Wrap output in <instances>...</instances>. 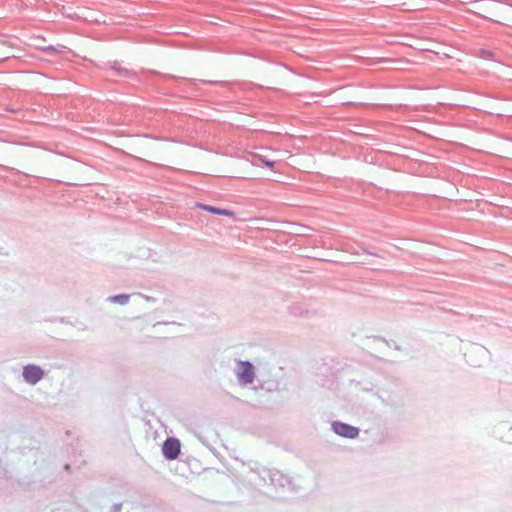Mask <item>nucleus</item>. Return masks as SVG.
I'll return each instance as SVG.
<instances>
[{
  "mask_svg": "<svg viewBox=\"0 0 512 512\" xmlns=\"http://www.w3.org/2000/svg\"><path fill=\"white\" fill-rule=\"evenodd\" d=\"M252 163L254 165H259L260 163H262V164H264L265 166H267L269 168H274V166L276 164L275 161L268 160V159H266V158H264L263 156H260V155H255L253 157Z\"/></svg>",
  "mask_w": 512,
  "mask_h": 512,
  "instance_id": "10",
  "label": "nucleus"
},
{
  "mask_svg": "<svg viewBox=\"0 0 512 512\" xmlns=\"http://www.w3.org/2000/svg\"><path fill=\"white\" fill-rule=\"evenodd\" d=\"M121 507H122L121 503L113 504L111 509H110V512H120Z\"/></svg>",
  "mask_w": 512,
  "mask_h": 512,
  "instance_id": "13",
  "label": "nucleus"
},
{
  "mask_svg": "<svg viewBox=\"0 0 512 512\" xmlns=\"http://www.w3.org/2000/svg\"><path fill=\"white\" fill-rule=\"evenodd\" d=\"M261 478L266 482L267 479L270 481V484L275 488H291V481L278 470H266L262 471Z\"/></svg>",
  "mask_w": 512,
  "mask_h": 512,
  "instance_id": "2",
  "label": "nucleus"
},
{
  "mask_svg": "<svg viewBox=\"0 0 512 512\" xmlns=\"http://www.w3.org/2000/svg\"><path fill=\"white\" fill-rule=\"evenodd\" d=\"M289 313L296 317L305 316L308 309L303 303L295 302L289 306Z\"/></svg>",
  "mask_w": 512,
  "mask_h": 512,
  "instance_id": "8",
  "label": "nucleus"
},
{
  "mask_svg": "<svg viewBox=\"0 0 512 512\" xmlns=\"http://www.w3.org/2000/svg\"><path fill=\"white\" fill-rule=\"evenodd\" d=\"M130 295L129 294H118L114 296H110L107 298V301L112 304L126 305L129 303Z\"/></svg>",
  "mask_w": 512,
  "mask_h": 512,
  "instance_id": "9",
  "label": "nucleus"
},
{
  "mask_svg": "<svg viewBox=\"0 0 512 512\" xmlns=\"http://www.w3.org/2000/svg\"><path fill=\"white\" fill-rule=\"evenodd\" d=\"M473 350L476 353H481V354H486L487 353L486 349L484 347H482V346H474Z\"/></svg>",
  "mask_w": 512,
  "mask_h": 512,
  "instance_id": "12",
  "label": "nucleus"
},
{
  "mask_svg": "<svg viewBox=\"0 0 512 512\" xmlns=\"http://www.w3.org/2000/svg\"><path fill=\"white\" fill-rule=\"evenodd\" d=\"M106 65L108 66L109 70L112 72V75L114 76L128 79L136 78V72H134L133 70H129L125 67H122L117 61L108 62Z\"/></svg>",
  "mask_w": 512,
  "mask_h": 512,
  "instance_id": "6",
  "label": "nucleus"
},
{
  "mask_svg": "<svg viewBox=\"0 0 512 512\" xmlns=\"http://www.w3.org/2000/svg\"><path fill=\"white\" fill-rule=\"evenodd\" d=\"M145 298H146L148 301H151V297L146 296Z\"/></svg>",
  "mask_w": 512,
  "mask_h": 512,
  "instance_id": "15",
  "label": "nucleus"
},
{
  "mask_svg": "<svg viewBox=\"0 0 512 512\" xmlns=\"http://www.w3.org/2000/svg\"><path fill=\"white\" fill-rule=\"evenodd\" d=\"M200 82L204 84H220V85H226L227 82L224 81H211V80H199Z\"/></svg>",
  "mask_w": 512,
  "mask_h": 512,
  "instance_id": "11",
  "label": "nucleus"
},
{
  "mask_svg": "<svg viewBox=\"0 0 512 512\" xmlns=\"http://www.w3.org/2000/svg\"><path fill=\"white\" fill-rule=\"evenodd\" d=\"M196 206L204 211H207V212H210V213H213L216 215H222V216H228V217L235 216V212L232 210L219 208V207H215V206H211V205L203 204V203H197Z\"/></svg>",
  "mask_w": 512,
  "mask_h": 512,
  "instance_id": "7",
  "label": "nucleus"
},
{
  "mask_svg": "<svg viewBox=\"0 0 512 512\" xmlns=\"http://www.w3.org/2000/svg\"><path fill=\"white\" fill-rule=\"evenodd\" d=\"M235 374L240 384L248 385L255 379V368L250 361H238L236 363Z\"/></svg>",
  "mask_w": 512,
  "mask_h": 512,
  "instance_id": "1",
  "label": "nucleus"
},
{
  "mask_svg": "<svg viewBox=\"0 0 512 512\" xmlns=\"http://www.w3.org/2000/svg\"><path fill=\"white\" fill-rule=\"evenodd\" d=\"M22 375L26 383L35 385L43 379L44 371L38 365L28 364L23 367Z\"/></svg>",
  "mask_w": 512,
  "mask_h": 512,
  "instance_id": "4",
  "label": "nucleus"
},
{
  "mask_svg": "<svg viewBox=\"0 0 512 512\" xmlns=\"http://www.w3.org/2000/svg\"><path fill=\"white\" fill-rule=\"evenodd\" d=\"M181 444L177 438L168 437L162 446V453L167 460H174L180 454Z\"/></svg>",
  "mask_w": 512,
  "mask_h": 512,
  "instance_id": "5",
  "label": "nucleus"
},
{
  "mask_svg": "<svg viewBox=\"0 0 512 512\" xmlns=\"http://www.w3.org/2000/svg\"><path fill=\"white\" fill-rule=\"evenodd\" d=\"M44 51L49 52V53L59 52V50L56 47L52 46V45L45 47Z\"/></svg>",
  "mask_w": 512,
  "mask_h": 512,
  "instance_id": "14",
  "label": "nucleus"
},
{
  "mask_svg": "<svg viewBox=\"0 0 512 512\" xmlns=\"http://www.w3.org/2000/svg\"><path fill=\"white\" fill-rule=\"evenodd\" d=\"M331 427L335 434L347 439H354L359 435L357 427L341 421H333Z\"/></svg>",
  "mask_w": 512,
  "mask_h": 512,
  "instance_id": "3",
  "label": "nucleus"
}]
</instances>
